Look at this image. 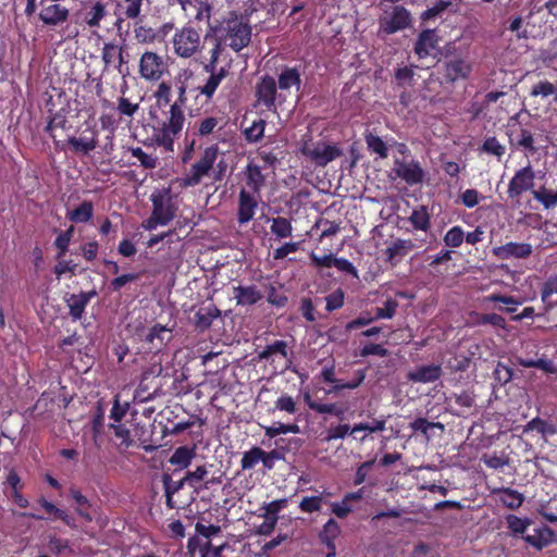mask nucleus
Segmentation results:
<instances>
[{
    "label": "nucleus",
    "mask_w": 557,
    "mask_h": 557,
    "mask_svg": "<svg viewBox=\"0 0 557 557\" xmlns=\"http://www.w3.org/2000/svg\"><path fill=\"white\" fill-rule=\"evenodd\" d=\"M364 141L367 144L368 150L371 153H375L382 159H385L388 157V148H387L385 141L377 135L368 133L364 135Z\"/></svg>",
    "instance_id": "obj_41"
},
{
    "label": "nucleus",
    "mask_w": 557,
    "mask_h": 557,
    "mask_svg": "<svg viewBox=\"0 0 557 557\" xmlns=\"http://www.w3.org/2000/svg\"><path fill=\"white\" fill-rule=\"evenodd\" d=\"M276 85L281 90H288L292 87L299 90L301 87V73L299 69L284 66L277 76Z\"/></svg>",
    "instance_id": "obj_28"
},
{
    "label": "nucleus",
    "mask_w": 557,
    "mask_h": 557,
    "mask_svg": "<svg viewBox=\"0 0 557 557\" xmlns=\"http://www.w3.org/2000/svg\"><path fill=\"white\" fill-rule=\"evenodd\" d=\"M481 151L500 159L506 152V147L495 136H491L484 139Z\"/></svg>",
    "instance_id": "obj_53"
},
{
    "label": "nucleus",
    "mask_w": 557,
    "mask_h": 557,
    "mask_svg": "<svg viewBox=\"0 0 557 557\" xmlns=\"http://www.w3.org/2000/svg\"><path fill=\"white\" fill-rule=\"evenodd\" d=\"M152 203V213L170 223L176 216L178 211L177 196L173 194L170 187L158 188L150 195Z\"/></svg>",
    "instance_id": "obj_6"
},
{
    "label": "nucleus",
    "mask_w": 557,
    "mask_h": 557,
    "mask_svg": "<svg viewBox=\"0 0 557 557\" xmlns=\"http://www.w3.org/2000/svg\"><path fill=\"white\" fill-rule=\"evenodd\" d=\"M101 58L107 66L115 63V61H117L119 65L124 62L122 48L111 42L103 45Z\"/></svg>",
    "instance_id": "obj_44"
},
{
    "label": "nucleus",
    "mask_w": 557,
    "mask_h": 557,
    "mask_svg": "<svg viewBox=\"0 0 557 557\" xmlns=\"http://www.w3.org/2000/svg\"><path fill=\"white\" fill-rule=\"evenodd\" d=\"M195 457H196L195 447H189V446L184 445V446L177 447L174 450V453L172 454V456L169 459V462L176 467L174 470V472H176L178 470L187 469L190 466V463Z\"/></svg>",
    "instance_id": "obj_30"
},
{
    "label": "nucleus",
    "mask_w": 557,
    "mask_h": 557,
    "mask_svg": "<svg viewBox=\"0 0 557 557\" xmlns=\"http://www.w3.org/2000/svg\"><path fill=\"white\" fill-rule=\"evenodd\" d=\"M115 109L121 120L123 117L133 120L135 113L139 110V102H132L128 98L120 97Z\"/></svg>",
    "instance_id": "obj_49"
},
{
    "label": "nucleus",
    "mask_w": 557,
    "mask_h": 557,
    "mask_svg": "<svg viewBox=\"0 0 557 557\" xmlns=\"http://www.w3.org/2000/svg\"><path fill=\"white\" fill-rule=\"evenodd\" d=\"M92 216L94 205L89 200H84L77 208L66 213V218L74 223H87Z\"/></svg>",
    "instance_id": "obj_35"
},
{
    "label": "nucleus",
    "mask_w": 557,
    "mask_h": 557,
    "mask_svg": "<svg viewBox=\"0 0 557 557\" xmlns=\"http://www.w3.org/2000/svg\"><path fill=\"white\" fill-rule=\"evenodd\" d=\"M153 97L159 107H165L171 103L172 98V87L168 82H161L156 91L153 92Z\"/></svg>",
    "instance_id": "obj_56"
},
{
    "label": "nucleus",
    "mask_w": 557,
    "mask_h": 557,
    "mask_svg": "<svg viewBox=\"0 0 557 557\" xmlns=\"http://www.w3.org/2000/svg\"><path fill=\"white\" fill-rule=\"evenodd\" d=\"M227 37L230 38L228 46L235 52H239L247 47L251 39V27L238 20L237 17L228 20L226 24Z\"/></svg>",
    "instance_id": "obj_11"
},
{
    "label": "nucleus",
    "mask_w": 557,
    "mask_h": 557,
    "mask_svg": "<svg viewBox=\"0 0 557 557\" xmlns=\"http://www.w3.org/2000/svg\"><path fill=\"white\" fill-rule=\"evenodd\" d=\"M73 233H74V226H70L67 230L61 232L55 240H54V246L55 248L58 249V257L61 258L63 257L67 249H69V245L71 243V239H72V236H73Z\"/></svg>",
    "instance_id": "obj_59"
},
{
    "label": "nucleus",
    "mask_w": 557,
    "mask_h": 557,
    "mask_svg": "<svg viewBox=\"0 0 557 557\" xmlns=\"http://www.w3.org/2000/svg\"><path fill=\"white\" fill-rule=\"evenodd\" d=\"M306 400L308 407L320 414H333L339 419H342L344 416V409L338 407L336 404H320L311 400L308 395L306 396Z\"/></svg>",
    "instance_id": "obj_42"
},
{
    "label": "nucleus",
    "mask_w": 557,
    "mask_h": 557,
    "mask_svg": "<svg viewBox=\"0 0 557 557\" xmlns=\"http://www.w3.org/2000/svg\"><path fill=\"white\" fill-rule=\"evenodd\" d=\"M246 190H250L256 195H261L262 188L265 186L267 176L262 173V166L253 161H249L243 171Z\"/></svg>",
    "instance_id": "obj_18"
},
{
    "label": "nucleus",
    "mask_w": 557,
    "mask_h": 557,
    "mask_svg": "<svg viewBox=\"0 0 557 557\" xmlns=\"http://www.w3.org/2000/svg\"><path fill=\"white\" fill-rule=\"evenodd\" d=\"M375 320H376L375 315H372L371 312L362 311L359 317L349 321L346 324L345 329L347 332H351V331L360 329L362 326H367Z\"/></svg>",
    "instance_id": "obj_62"
},
{
    "label": "nucleus",
    "mask_w": 557,
    "mask_h": 557,
    "mask_svg": "<svg viewBox=\"0 0 557 557\" xmlns=\"http://www.w3.org/2000/svg\"><path fill=\"white\" fill-rule=\"evenodd\" d=\"M380 33L384 35H392L397 32L408 28L411 24V14L403 5L394 7L392 13L380 18Z\"/></svg>",
    "instance_id": "obj_10"
},
{
    "label": "nucleus",
    "mask_w": 557,
    "mask_h": 557,
    "mask_svg": "<svg viewBox=\"0 0 557 557\" xmlns=\"http://www.w3.org/2000/svg\"><path fill=\"white\" fill-rule=\"evenodd\" d=\"M67 113L69 112L65 109L57 111L50 116L48 124L45 127V132L49 134L55 146L60 149L63 140H58V137L69 134L72 129V124L67 119Z\"/></svg>",
    "instance_id": "obj_16"
},
{
    "label": "nucleus",
    "mask_w": 557,
    "mask_h": 557,
    "mask_svg": "<svg viewBox=\"0 0 557 557\" xmlns=\"http://www.w3.org/2000/svg\"><path fill=\"white\" fill-rule=\"evenodd\" d=\"M265 121L262 119L255 121L250 127L246 128L244 134L248 143H258L264 135Z\"/></svg>",
    "instance_id": "obj_58"
},
{
    "label": "nucleus",
    "mask_w": 557,
    "mask_h": 557,
    "mask_svg": "<svg viewBox=\"0 0 557 557\" xmlns=\"http://www.w3.org/2000/svg\"><path fill=\"white\" fill-rule=\"evenodd\" d=\"M207 475V466L202 465L197 467L194 471H187L183 476V482H187L188 486L198 490L200 487V483H205Z\"/></svg>",
    "instance_id": "obj_48"
},
{
    "label": "nucleus",
    "mask_w": 557,
    "mask_h": 557,
    "mask_svg": "<svg viewBox=\"0 0 557 557\" xmlns=\"http://www.w3.org/2000/svg\"><path fill=\"white\" fill-rule=\"evenodd\" d=\"M535 173L529 163L527 166L518 170L508 184L509 198H518L524 191L532 189L534 186Z\"/></svg>",
    "instance_id": "obj_15"
},
{
    "label": "nucleus",
    "mask_w": 557,
    "mask_h": 557,
    "mask_svg": "<svg viewBox=\"0 0 557 557\" xmlns=\"http://www.w3.org/2000/svg\"><path fill=\"white\" fill-rule=\"evenodd\" d=\"M191 73H185L175 77L176 99L173 103H170L169 116L164 121L158 122V126L154 127L157 144L166 150H173L174 140L184 127L185 114L183 108L186 107L188 94L194 92L188 89L187 85Z\"/></svg>",
    "instance_id": "obj_1"
},
{
    "label": "nucleus",
    "mask_w": 557,
    "mask_h": 557,
    "mask_svg": "<svg viewBox=\"0 0 557 557\" xmlns=\"http://www.w3.org/2000/svg\"><path fill=\"white\" fill-rule=\"evenodd\" d=\"M234 298L238 306H252L260 301L263 297L261 292L255 285L235 286Z\"/></svg>",
    "instance_id": "obj_27"
},
{
    "label": "nucleus",
    "mask_w": 557,
    "mask_h": 557,
    "mask_svg": "<svg viewBox=\"0 0 557 557\" xmlns=\"http://www.w3.org/2000/svg\"><path fill=\"white\" fill-rule=\"evenodd\" d=\"M475 325H492L496 329L506 330V320L497 313H475Z\"/></svg>",
    "instance_id": "obj_47"
},
{
    "label": "nucleus",
    "mask_w": 557,
    "mask_h": 557,
    "mask_svg": "<svg viewBox=\"0 0 557 557\" xmlns=\"http://www.w3.org/2000/svg\"><path fill=\"white\" fill-rule=\"evenodd\" d=\"M553 532L548 527L535 528L532 534H527L523 540L532 547L541 550L552 542Z\"/></svg>",
    "instance_id": "obj_31"
},
{
    "label": "nucleus",
    "mask_w": 557,
    "mask_h": 557,
    "mask_svg": "<svg viewBox=\"0 0 557 557\" xmlns=\"http://www.w3.org/2000/svg\"><path fill=\"white\" fill-rule=\"evenodd\" d=\"M70 496L76 503V512L83 518L86 522H91L94 520L92 515L89 512V508L91 504L89 499L82 494V492L76 487L70 488Z\"/></svg>",
    "instance_id": "obj_34"
},
{
    "label": "nucleus",
    "mask_w": 557,
    "mask_h": 557,
    "mask_svg": "<svg viewBox=\"0 0 557 557\" xmlns=\"http://www.w3.org/2000/svg\"><path fill=\"white\" fill-rule=\"evenodd\" d=\"M135 38L140 44H151L157 39V33L153 28L140 25L134 29Z\"/></svg>",
    "instance_id": "obj_64"
},
{
    "label": "nucleus",
    "mask_w": 557,
    "mask_h": 557,
    "mask_svg": "<svg viewBox=\"0 0 557 557\" xmlns=\"http://www.w3.org/2000/svg\"><path fill=\"white\" fill-rule=\"evenodd\" d=\"M533 197L540 201L545 209L557 207V190L553 191L546 187H541L537 190H533Z\"/></svg>",
    "instance_id": "obj_51"
},
{
    "label": "nucleus",
    "mask_w": 557,
    "mask_h": 557,
    "mask_svg": "<svg viewBox=\"0 0 557 557\" xmlns=\"http://www.w3.org/2000/svg\"><path fill=\"white\" fill-rule=\"evenodd\" d=\"M205 41L211 44L209 50L210 58L208 62L202 63V71L209 74V76L202 86L193 88L190 91H197L198 95L205 96L207 101H211L222 81L227 76L228 71L224 66L218 67L219 59L223 51L221 39L210 33H206Z\"/></svg>",
    "instance_id": "obj_2"
},
{
    "label": "nucleus",
    "mask_w": 557,
    "mask_h": 557,
    "mask_svg": "<svg viewBox=\"0 0 557 557\" xmlns=\"http://www.w3.org/2000/svg\"><path fill=\"white\" fill-rule=\"evenodd\" d=\"M107 11L103 3L97 1L91 9L86 13L85 23L90 27H100V23L106 16Z\"/></svg>",
    "instance_id": "obj_46"
},
{
    "label": "nucleus",
    "mask_w": 557,
    "mask_h": 557,
    "mask_svg": "<svg viewBox=\"0 0 557 557\" xmlns=\"http://www.w3.org/2000/svg\"><path fill=\"white\" fill-rule=\"evenodd\" d=\"M443 374L441 364L418 366L407 373V380L413 383H433Z\"/></svg>",
    "instance_id": "obj_22"
},
{
    "label": "nucleus",
    "mask_w": 557,
    "mask_h": 557,
    "mask_svg": "<svg viewBox=\"0 0 557 557\" xmlns=\"http://www.w3.org/2000/svg\"><path fill=\"white\" fill-rule=\"evenodd\" d=\"M533 431L537 432L543 437H547L557 434V426L552 421L535 417L523 426V433Z\"/></svg>",
    "instance_id": "obj_32"
},
{
    "label": "nucleus",
    "mask_w": 557,
    "mask_h": 557,
    "mask_svg": "<svg viewBox=\"0 0 557 557\" xmlns=\"http://www.w3.org/2000/svg\"><path fill=\"white\" fill-rule=\"evenodd\" d=\"M273 355H280L283 358L288 357V346L285 341L277 339L272 344L267 345L261 351L258 352L259 360H270Z\"/></svg>",
    "instance_id": "obj_39"
},
{
    "label": "nucleus",
    "mask_w": 557,
    "mask_h": 557,
    "mask_svg": "<svg viewBox=\"0 0 557 557\" xmlns=\"http://www.w3.org/2000/svg\"><path fill=\"white\" fill-rule=\"evenodd\" d=\"M300 152L317 166H326L330 162L336 160L343 154V151L336 145L326 144L323 140H306L300 147Z\"/></svg>",
    "instance_id": "obj_5"
},
{
    "label": "nucleus",
    "mask_w": 557,
    "mask_h": 557,
    "mask_svg": "<svg viewBox=\"0 0 557 557\" xmlns=\"http://www.w3.org/2000/svg\"><path fill=\"white\" fill-rule=\"evenodd\" d=\"M473 70L472 62L468 57L455 53L446 55L444 61V78L447 83L466 81L470 77Z\"/></svg>",
    "instance_id": "obj_9"
},
{
    "label": "nucleus",
    "mask_w": 557,
    "mask_h": 557,
    "mask_svg": "<svg viewBox=\"0 0 557 557\" xmlns=\"http://www.w3.org/2000/svg\"><path fill=\"white\" fill-rule=\"evenodd\" d=\"M202 42L207 41L201 40L200 32L190 23L177 29L172 39L174 53L182 59L195 57L203 48Z\"/></svg>",
    "instance_id": "obj_3"
},
{
    "label": "nucleus",
    "mask_w": 557,
    "mask_h": 557,
    "mask_svg": "<svg viewBox=\"0 0 557 557\" xmlns=\"http://www.w3.org/2000/svg\"><path fill=\"white\" fill-rule=\"evenodd\" d=\"M450 4L451 2L448 0H438L437 2L434 3L433 7L428 8L425 11L421 13V22L428 23L431 21H435L436 18L442 16V14L448 9Z\"/></svg>",
    "instance_id": "obj_45"
},
{
    "label": "nucleus",
    "mask_w": 557,
    "mask_h": 557,
    "mask_svg": "<svg viewBox=\"0 0 557 557\" xmlns=\"http://www.w3.org/2000/svg\"><path fill=\"white\" fill-rule=\"evenodd\" d=\"M414 248L416 245L411 239L398 238L384 250L385 260L392 264H395L397 259L405 257Z\"/></svg>",
    "instance_id": "obj_26"
},
{
    "label": "nucleus",
    "mask_w": 557,
    "mask_h": 557,
    "mask_svg": "<svg viewBox=\"0 0 557 557\" xmlns=\"http://www.w3.org/2000/svg\"><path fill=\"white\" fill-rule=\"evenodd\" d=\"M262 456L263 449L258 446H253L245 451L240 459L242 470H252L261 461Z\"/></svg>",
    "instance_id": "obj_43"
},
{
    "label": "nucleus",
    "mask_w": 557,
    "mask_h": 557,
    "mask_svg": "<svg viewBox=\"0 0 557 557\" xmlns=\"http://www.w3.org/2000/svg\"><path fill=\"white\" fill-rule=\"evenodd\" d=\"M168 72V64L163 57L153 51H145L138 64V73L147 82H158Z\"/></svg>",
    "instance_id": "obj_8"
},
{
    "label": "nucleus",
    "mask_w": 557,
    "mask_h": 557,
    "mask_svg": "<svg viewBox=\"0 0 557 557\" xmlns=\"http://www.w3.org/2000/svg\"><path fill=\"white\" fill-rule=\"evenodd\" d=\"M86 127L81 132L79 136L71 135L66 140L62 141L61 149L66 146L73 153L88 156L98 147L99 131L96 124L85 123Z\"/></svg>",
    "instance_id": "obj_7"
},
{
    "label": "nucleus",
    "mask_w": 557,
    "mask_h": 557,
    "mask_svg": "<svg viewBox=\"0 0 557 557\" xmlns=\"http://www.w3.org/2000/svg\"><path fill=\"white\" fill-rule=\"evenodd\" d=\"M270 231L277 239H283L292 236L293 225L290 220L277 216L272 219Z\"/></svg>",
    "instance_id": "obj_40"
},
{
    "label": "nucleus",
    "mask_w": 557,
    "mask_h": 557,
    "mask_svg": "<svg viewBox=\"0 0 557 557\" xmlns=\"http://www.w3.org/2000/svg\"><path fill=\"white\" fill-rule=\"evenodd\" d=\"M398 306H399V304H398V301L396 299L387 298L384 301L383 307L375 309V314L374 315H375L376 320L394 318V315L396 314Z\"/></svg>",
    "instance_id": "obj_60"
},
{
    "label": "nucleus",
    "mask_w": 557,
    "mask_h": 557,
    "mask_svg": "<svg viewBox=\"0 0 557 557\" xmlns=\"http://www.w3.org/2000/svg\"><path fill=\"white\" fill-rule=\"evenodd\" d=\"M508 529L512 532L515 536L523 535L531 524V520L529 518H520L516 515H508L506 517Z\"/></svg>",
    "instance_id": "obj_52"
},
{
    "label": "nucleus",
    "mask_w": 557,
    "mask_h": 557,
    "mask_svg": "<svg viewBox=\"0 0 557 557\" xmlns=\"http://www.w3.org/2000/svg\"><path fill=\"white\" fill-rule=\"evenodd\" d=\"M261 195H256L250 190L240 188L237 201V213L236 219L239 225L247 224L250 222L258 209Z\"/></svg>",
    "instance_id": "obj_12"
},
{
    "label": "nucleus",
    "mask_w": 557,
    "mask_h": 557,
    "mask_svg": "<svg viewBox=\"0 0 557 557\" xmlns=\"http://www.w3.org/2000/svg\"><path fill=\"white\" fill-rule=\"evenodd\" d=\"M325 496H331L330 492H323L318 495L305 496L299 503V509L305 513L318 512L325 504Z\"/></svg>",
    "instance_id": "obj_36"
},
{
    "label": "nucleus",
    "mask_w": 557,
    "mask_h": 557,
    "mask_svg": "<svg viewBox=\"0 0 557 557\" xmlns=\"http://www.w3.org/2000/svg\"><path fill=\"white\" fill-rule=\"evenodd\" d=\"M409 223L416 231L428 232L431 227V215L428 207L419 206L414 208L408 218Z\"/></svg>",
    "instance_id": "obj_33"
},
{
    "label": "nucleus",
    "mask_w": 557,
    "mask_h": 557,
    "mask_svg": "<svg viewBox=\"0 0 557 557\" xmlns=\"http://www.w3.org/2000/svg\"><path fill=\"white\" fill-rule=\"evenodd\" d=\"M36 503L42 508L45 515H37L33 512H23L21 516L26 518H32L35 520H44V519H55L60 508H58L53 503L47 500L45 497H39Z\"/></svg>",
    "instance_id": "obj_38"
},
{
    "label": "nucleus",
    "mask_w": 557,
    "mask_h": 557,
    "mask_svg": "<svg viewBox=\"0 0 557 557\" xmlns=\"http://www.w3.org/2000/svg\"><path fill=\"white\" fill-rule=\"evenodd\" d=\"M131 153L140 162V165L145 169L152 170L157 166V158L146 153L140 147L132 148Z\"/></svg>",
    "instance_id": "obj_63"
},
{
    "label": "nucleus",
    "mask_w": 557,
    "mask_h": 557,
    "mask_svg": "<svg viewBox=\"0 0 557 557\" xmlns=\"http://www.w3.org/2000/svg\"><path fill=\"white\" fill-rule=\"evenodd\" d=\"M495 493L499 494V500L509 509L519 508L524 500V497L521 493L510 487H503Z\"/></svg>",
    "instance_id": "obj_37"
},
{
    "label": "nucleus",
    "mask_w": 557,
    "mask_h": 557,
    "mask_svg": "<svg viewBox=\"0 0 557 557\" xmlns=\"http://www.w3.org/2000/svg\"><path fill=\"white\" fill-rule=\"evenodd\" d=\"M507 135L512 149H523L530 154L537 152V148L534 145V135L531 129L520 126L517 131L508 132Z\"/></svg>",
    "instance_id": "obj_21"
},
{
    "label": "nucleus",
    "mask_w": 557,
    "mask_h": 557,
    "mask_svg": "<svg viewBox=\"0 0 557 557\" xmlns=\"http://www.w3.org/2000/svg\"><path fill=\"white\" fill-rule=\"evenodd\" d=\"M220 314L221 311L214 305L202 307L194 314V324L197 330L203 332L211 326L213 320L219 318Z\"/></svg>",
    "instance_id": "obj_29"
},
{
    "label": "nucleus",
    "mask_w": 557,
    "mask_h": 557,
    "mask_svg": "<svg viewBox=\"0 0 557 557\" xmlns=\"http://www.w3.org/2000/svg\"><path fill=\"white\" fill-rule=\"evenodd\" d=\"M445 245L450 248H458L465 240V232L461 226L456 225L449 228L443 238Z\"/></svg>",
    "instance_id": "obj_55"
},
{
    "label": "nucleus",
    "mask_w": 557,
    "mask_h": 557,
    "mask_svg": "<svg viewBox=\"0 0 557 557\" xmlns=\"http://www.w3.org/2000/svg\"><path fill=\"white\" fill-rule=\"evenodd\" d=\"M438 36L435 29H423L416 42H414V53L420 58L424 59L431 54L433 50L437 48Z\"/></svg>",
    "instance_id": "obj_24"
},
{
    "label": "nucleus",
    "mask_w": 557,
    "mask_h": 557,
    "mask_svg": "<svg viewBox=\"0 0 557 557\" xmlns=\"http://www.w3.org/2000/svg\"><path fill=\"white\" fill-rule=\"evenodd\" d=\"M533 251L532 245L529 243L508 242L502 246L493 248V255L500 259H527Z\"/></svg>",
    "instance_id": "obj_19"
},
{
    "label": "nucleus",
    "mask_w": 557,
    "mask_h": 557,
    "mask_svg": "<svg viewBox=\"0 0 557 557\" xmlns=\"http://www.w3.org/2000/svg\"><path fill=\"white\" fill-rule=\"evenodd\" d=\"M481 461L487 468L497 470V469L504 468L505 466H508L510 459H509L508 455H506L505 453H503L500 455H497L496 453H494V454H484L481 457Z\"/></svg>",
    "instance_id": "obj_54"
},
{
    "label": "nucleus",
    "mask_w": 557,
    "mask_h": 557,
    "mask_svg": "<svg viewBox=\"0 0 557 557\" xmlns=\"http://www.w3.org/2000/svg\"><path fill=\"white\" fill-rule=\"evenodd\" d=\"M219 153L220 150L216 144L206 147L200 159L190 166L189 172L183 178L182 185L184 187L199 185L202 178L209 176L210 172L213 170Z\"/></svg>",
    "instance_id": "obj_4"
},
{
    "label": "nucleus",
    "mask_w": 557,
    "mask_h": 557,
    "mask_svg": "<svg viewBox=\"0 0 557 557\" xmlns=\"http://www.w3.org/2000/svg\"><path fill=\"white\" fill-rule=\"evenodd\" d=\"M339 534V524L333 518L329 519L319 534L321 543L327 548L326 557H334L336 555L335 540Z\"/></svg>",
    "instance_id": "obj_25"
},
{
    "label": "nucleus",
    "mask_w": 557,
    "mask_h": 557,
    "mask_svg": "<svg viewBox=\"0 0 557 557\" xmlns=\"http://www.w3.org/2000/svg\"><path fill=\"white\" fill-rule=\"evenodd\" d=\"M143 338L149 344V350L160 351L171 339V330L157 323L143 334Z\"/></svg>",
    "instance_id": "obj_23"
},
{
    "label": "nucleus",
    "mask_w": 557,
    "mask_h": 557,
    "mask_svg": "<svg viewBox=\"0 0 557 557\" xmlns=\"http://www.w3.org/2000/svg\"><path fill=\"white\" fill-rule=\"evenodd\" d=\"M394 171L398 177L410 186L421 184L425 176L424 170L416 160L407 162L396 159Z\"/></svg>",
    "instance_id": "obj_17"
},
{
    "label": "nucleus",
    "mask_w": 557,
    "mask_h": 557,
    "mask_svg": "<svg viewBox=\"0 0 557 557\" xmlns=\"http://www.w3.org/2000/svg\"><path fill=\"white\" fill-rule=\"evenodd\" d=\"M45 0L40 1L41 10L38 13V18L44 25L49 27H57L67 22L70 17V10L60 2H51L47 5L44 4Z\"/></svg>",
    "instance_id": "obj_14"
},
{
    "label": "nucleus",
    "mask_w": 557,
    "mask_h": 557,
    "mask_svg": "<svg viewBox=\"0 0 557 557\" xmlns=\"http://www.w3.org/2000/svg\"><path fill=\"white\" fill-rule=\"evenodd\" d=\"M277 88L276 81L270 75L261 77L256 85L257 101L268 111H276Z\"/></svg>",
    "instance_id": "obj_13"
},
{
    "label": "nucleus",
    "mask_w": 557,
    "mask_h": 557,
    "mask_svg": "<svg viewBox=\"0 0 557 557\" xmlns=\"http://www.w3.org/2000/svg\"><path fill=\"white\" fill-rule=\"evenodd\" d=\"M274 409L294 414L297 411V404L290 395L283 394L275 400Z\"/></svg>",
    "instance_id": "obj_61"
},
{
    "label": "nucleus",
    "mask_w": 557,
    "mask_h": 557,
    "mask_svg": "<svg viewBox=\"0 0 557 557\" xmlns=\"http://www.w3.org/2000/svg\"><path fill=\"white\" fill-rule=\"evenodd\" d=\"M487 300L491 302H500L506 305L507 307L502 310L508 313H513L517 310V307L522 304L520 299L513 296H507L498 293L487 296Z\"/></svg>",
    "instance_id": "obj_50"
},
{
    "label": "nucleus",
    "mask_w": 557,
    "mask_h": 557,
    "mask_svg": "<svg viewBox=\"0 0 557 557\" xmlns=\"http://www.w3.org/2000/svg\"><path fill=\"white\" fill-rule=\"evenodd\" d=\"M325 310L327 312H333L335 310L341 309L345 304V293L342 288H337L331 294L325 296Z\"/></svg>",
    "instance_id": "obj_57"
},
{
    "label": "nucleus",
    "mask_w": 557,
    "mask_h": 557,
    "mask_svg": "<svg viewBox=\"0 0 557 557\" xmlns=\"http://www.w3.org/2000/svg\"><path fill=\"white\" fill-rule=\"evenodd\" d=\"M98 295L96 289L71 294L66 299L69 314L73 321L81 320L89 301Z\"/></svg>",
    "instance_id": "obj_20"
}]
</instances>
